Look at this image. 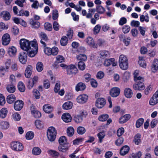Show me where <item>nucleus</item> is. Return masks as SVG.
<instances>
[{
    "instance_id": "1",
    "label": "nucleus",
    "mask_w": 158,
    "mask_h": 158,
    "mask_svg": "<svg viewBox=\"0 0 158 158\" xmlns=\"http://www.w3.org/2000/svg\"><path fill=\"white\" fill-rule=\"evenodd\" d=\"M31 47L29 48L30 50L27 52V54L30 57H33L37 54L38 52V46L37 42L35 40L31 41Z\"/></svg>"
},
{
    "instance_id": "2",
    "label": "nucleus",
    "mask_w": 158,
    "mask_h": 158,
    "mask_svg": "<svg viewBox=\"0 0 158 158\" xmlns=\"http://www.w3.org/2000/svg\"><path fill=\"white\" fill-rule=\"evenodd\" d=\"M119 64L122 69L125 70L128 69V63L127 57L123 55H120L119 58Z\"/></svg>"
},
{
    "instance_id": "3",
    "label": "nucleus",
    "mask_w": 158,
    "mask_h": 158,
    "mask_svg": "<svg viewBox=\"0 0 158 158\" xmlns=\"http://www.w3.org/2000/svg\"><path fill=\"white\" fill-rule=\"evenodd\" d=\"M56 135V131L53 127H49L47 131V136L48 139L51 141H54Z\"/></svg>"
},
{
    "instance_id": "4",
    "label": "nucleus",
    "mask_w": 158,
    "mask_h": 158,
    "mask_svg": "<svg viewBox=\"0 0 158 158\" xmlns=\"http://www.w3.org/2000/svg\"><path fill=\"white\" fill-rule=\"evenodd\" d=\"M25 39H21L20 40V44L21 48L23 50L27 51L29 50V48H31V42Z\"/></svg>"
},
{
    "instance_id": "5",
    "label": "nucleus",
    "mask_w": 158,
    "mask_h": 158,
    "mask_svg": "<svg viewBox=\"0 0 158 158\" xmlns=\"http://www.w3.org/2000/svg\"><path fill=\"white\" fill-rule=\"evenodd\" d=\"M144 78L140 79L137 81H135L136 83L134 84L133 85V89L135 90H143L145 88L144 84L143 82H144Z\"/></svg>"
},
{
    "instance_id": "6",
    "label": "nucleus",
    "mask_w": 158,
    "mask_h": 158,
    "mask_svg": "<svg viewBox=\"0 0 158 158\" xmlns=\"http://www.w3.org/2000/svg\"><path fill=\"white\" fill-rule=\"evenodd\" d=\"M10 148L15 151L19 152L23 148L22 144L18 142H13L10 143Z\"/></svg>"
},
{
    "instance_id": "7",
    "label": "nucleus",
    "mask_w": 158,
    "mask_h": 158,
    "mask_svg": "<svg viewBox=\"0 0 158 158\" xmlns=\"http://www.w3.org/2000/svg\"><path fill=\"white\" fill-rule=\"evenodd\" d=\"M27 52H22L19 53V61L22 64H25L27 60Z\"/></svg>"
},
{
    "instance_id": "8",
    "label": "nucleus",
    "mask_w": 158,
    "mask_h": 158,
    "mask_svg": "<svg viewBox=\"0 0 158 158\" xmlns=\"http://www.w3.org/2000/svg\"><path fill=\"white\" fill-rule=\"evenodd\" d=\"M120 91L119 88L114 87L110 89V94L113 97H116L119 95Z\"/></svg>"
},
{
    "instance_id": "9",
    "label": "nucleus",
    "mask_w": 158,
    "mask_h": 158,
    "mask_svg": "<svg viewBox=\"0 0 158 158\" xmlns=\"http://www.w3.org/2000/svg\"><path fill=\"white\" fill-rule=\"evenodd\" d=\"M66 69L67 73L69 75L75 74L77 70V68L73 64H70L67 66Z\"/></svg>"
},
{
    "instance_id": "10",
    "label": "nucleus",
    "mask_w": 158,
    "mask_h": 158,
    "mask_svg": "<svg viewBox=\"0 0 158 158\" xmlns=\"http://www.w3.org/2000/svg\"><path fill=\"white\" fill-rule=\"evenodd\" d=\"M88 98V97L87 95L81 94L77 97V100L78 103L83 104L87 102Z\"/></svg>"
},
{
    "instance_id": "11",
    "label": "nucleus",
    "mask_w": 158,
    "mask_h": 158,
    "mask_svg": "<svg viewBox=\"0 0 158 158\" xmlns=\"http://www.w3.org/2000/svg\"><path fill=\"white\" fill-rule=\"evenodd\" d=\"M10 35L8 33L5 34L2 38V43L3 45H6L10 43Z\"/></svg>"
},
{
    "instance_id": "12",
    "label": "nucleus",
    "mask_w": 158,
    "mask_h": 158,
    "mask_svg": "<svg viewBox=\"0 0 158 158\" xmlns=\"http://www.w3.org/2000/svg\"><path fill=\"white\" fill-rule=\"evenodd\" d=\"M158 102V91L153 94L150 100L149 103L151 105H154Z\"/></svg>"
},
{
    "instance_id": "13",
    "label": "nucleus",
    "mask_w": 158,
    "mask_h": 158,
    "mask_svg": "<svg viewBox=\"0 0 158 158\" xmlns=\"http://www.w3.org/2000/svg\"><path fill=\"white\" fill-rule=\"evenodd\" d=\"M23 102L21 100H18L14 103V108L17 111H19L21 110L23 106Z\"/></svg>"
},
{
    "instance_id": "14",
    "label": "nucleus",
    "mask_w": 158,
    "mask_h": 158,
    "mask_svg": "<svg viewBox=\"0 0 158 158\" xmlns=\"http://www.w3.org/2000/svg\"><path fill=\"white\" fill-rule=\"evenodd\" d=\"M70 147L69 143H66L65 144L60 145L58 147V150L62 152H65L67 151Z\"/></svg>"
},
{
    "instance_id": "15",
    "label": "nucleus",
    "mask_w": 158,
    "mask_h": 158,
    "mask_svg": "<svg viewBox=\"0 0 158 158\" xmlns=\"http://www.w3.org/2000/svg\"><path fill=\"white\" fill-rule=\"evenodd\" d=\"M106 103L105 100L102 98H98L96 101V106L98 108L102 107Z\"/></svg>"
},
{
    "instance_id": "16",
    "label": "nucleus",
    "mask_w": 158,
    "mask_h": 158,
    "mask_svg": "<svg viewBox=\"0 0 158 158\" xmlns=\"http://www.w3.org/2000/svg\"><path fill=\"white\" fill-rule=\"evenodd\" d=\"M40 35L41 38L40 42L43 44V47H45L46 46V44L45 42H46L48 40L47 36L45 33L42 32L40 33Z\"/></svg>"
},
{
    "instance_id": "17",
    "label": "nucleus",
    "mask_w": 158,
    "mask_h": 158,
    "mask_svg": "<svg viewBox=\"0 0 158 158\" xmlns=\"http://www.w3.org/2000/svg\"><path fill=\"white\" fill-rule=\"evenodd\" d=\"M62 119L66 123H69L71 121L72 117L68 113H65L63 114L61 116Z\"/></svg>"
},
{
    "instance_id": "18",
    "label": "nucleus",
    "mask_w": 158,
    "mask_h": 158,
    "mask_svg": "<svg viewBox=\"0 0 158 158\" xmlns=\"http://www.w3.org/2000/svg\"><path fill=\"white\" fill-rule=\"evenodd\" d=\"M158 70V60L155 59L151 66V70L152 72L155 73Z\"/></svg>"
},
{
    "instance_id": "19",
    "label": "nucleus",
    "mask_w": 158,
    "mask_h": 158,
    "mask_svg": "<svg viewBox=\"0 0 158 158\" xmlns=\"http://www.w3.org/2000/svg\"><path fill=\"white\" fill-rule=\"evenodd\" d=\"M124 95L127 98H131L133 95V92L131 89L127 88L125 89L124 91Z\"/></svg>"
},
{
    "instance_id": "20",
    "label": "nucleus",
    "mask_w": 158,
    "mask_h": 158,
    "mask_svg": "<svg viewBox=\"0 0 158 158\" xmlns=\"http://www.w3.org/2000/svg\"><path fill=\"white\" fill-rule=\"evenodd\" d=\"M1 16L6 20H9L10 17V13L6 11H3L1 13Z\"/></svg>"
},
{
    "instance_id": "21",
    "label": "nucleus",
    "mask_w": 158,
    "mask_h": 158,
    "mask_svg": "<svg viewBox=\"0 0 158 158\" xmlns=\"http://www.w3.org/2000/svg\"><path fill=\"white\" fill-rule=\"evenodd\" d=\"M86 42L90 47L95 48V43L93 39L90 37H88L86 39Z\"/></svg>"
},
{
    "instance_id": "22",
    "label": "nucleus",
    "mask_w": 158,
    "mask_h": 158,
    "mask_svg": "<svg viewBox=\"0 0 158 158\" xmlns=\"http://www.w3.org/2000/svg\"><path fill=\"white\" fill-rule=\"evenodd\" d=\"M32 69V67L31 65H28L27 66L25 73V75L26 77L29 78L31 76V74Z\"/></svg>"
},
{
    "instance_id": "23",
    "label": "nucleus",
    "mask_w": 158,
    "mask_h": 158,
    "mask_svg": "<svg viewBox=\"0 0 158 158\" xmlns=\"http://www.w3.org/2000/svg\"><path fill=\"white\" fill-rule=\"evenodd\" d=\"M129 150V147L127 145L124 146L121 149L120 154L122 156H124L128 152Z\"/></svg>"
},
{
    "instance_id": "24",
    "label": "nucleus",
    "mask_w": 158,
    "mask_h": 158,
    "mask_svg": "<svg viewBox=\"0 0 158 158\" xmlns=\"http://www.w3.org/2000/svg\"><path fill=\"white\" fill-rule=\"evenodd\" d=\"M29 23L31 25L32 27L34 28H38L40 27V23L39 22L34 21L32 19H30Z\"/></svg>"
},
{
    "instance_id": "25",
    "label": "nucleus",
    "mask_w": 158,
    "mask_h": 158,
    "mask_svg": "<svg viewBox=\"0 0 158 158\" xmlns=\"http://www.w3.org/2000/svg\"><path fill=\"white\" fill-rule=\"evenodd\" d=\"M140 20L142 22H143L144 21L147 23L148 22L149 20V17L148 14L146 13L145 15H140Z\"/></svg>"
},
{
    "instance_id": "26",
    "label": "nucleus",
    "mask_w": 158,
    "mask_h": 158,
    "mask_svg": "<svg viewBox=\"0 0 158 158\" xmlns=\"http://www.w3.org/2000/svg\"><path fill=\"white\" fill-rule=\"evenodd\" d=\"M85 88V85L82 82L79 83L76 86V89L77 91H82Z\"/></svg>"
},
{
    "instance_id": "27",
    "label": "nucleus",
    "mask_w": 158,
    "mask_h": 158,
    "mask_svg": "<svg viewBox=\"0 0 158 158\" xmlns=\"http://www.w3.org/2000/svg\"><path fill=\"white\" fill-rule=\"evenodd\" d=\"M141 135L139 134L135 135L134 138V142L135 144L138 145L141 143Z\"/></svg>"
},
{
    "instance_id": "28",
    "label": "nucleus",
    "mask_w": 158,
    "mask_h": 158,
    "mask_svg": "<svg viewBox=\"0 0 158 158\" xmlns=\"http://www.w3.org/2000/svg\"><path fill=\"white\" fill-rule=\"evenodd\" d=\"M8 52L10 56H13L15 55L16 53V48L14 46H12L11 47L9 48Z\"/></svg>"
},
{
    "instance_id": "29",
    "label": "nucleus",
    "mask_w": 158,
    "mask_h": 158,
    "mask_svg": "<svg viewBox=\"0 0 158 158\" xmlns=\"http://www.w3.org/2000/svg\"><path fill=\"white\" fill-rule=\"evenodd\" d=\"M8 113L7 109L6 108H2L0 110V117L1 118H5Z\"/></svg>"
},
{
    "instance_id": "30",
    "label": "nucleus",
    "mask_w": 158,
    "mask_h": 158,
    "mask_svg": "<svg viewBox=\"0 0 158 158\" xmlns=\"http://www.w3.org/2000/svg\"><path fill=\"white\" fill-rule=\"evenodd\" d=\"M15 99L16 97L13 94L9 95L6 98L7 102L10 104L13 103L15 101Z\"/></svg>"
},
{
    "instance_id": "31",
    "label": "nucleus",
    "mask_w": 158,
    "mask_h": 158,
    "mask_svg": "<svg viewBox=\"0 0 158 158\" xmlns=\"http://www.w3.org/2000/svg\"><path fill=\"white\" fill-rule=\"evenodd\" d=\"M43 109L44 112L48 113H51L53 110L52 108L48 104L44 105Z\"/></svg>"
},
{
    "instance_id": "32",
    "label": "nucleus",
    "mask_w": 158,
    "mask_h": 158,
    "mask_svg": "<svg viewBox=\"0 0 158 158\" xmlns=\"http://www.w3.org/2000/svg\"><path fill=\"white\" fill-rule=\"evenodd\" d=\"M73 105V103L71 102H68L64 103L62 107L64 109L69 110L72 108Z\"/></svg>"
},
{
    "instance_id": "33",
    "label": "nucleus",
    "mask_w": 158,
    "mask_h": 158,
    "mask_svg": "<svg viewBox=\"0 0 158 158\" xmlns=\"http://www.w3.org/2000/svg\"><path fill=\"white\" fill-rule=\"evenodd\" d=\"M134 75V81H137L138 80H139L140 79H142L143 78V77L139 76V72L138 70H136L133 74Z\"/></svg>"
},
{
    "instance_id": "34",
    "label": "nucleus",
    "mask_w": 158,
    "mask_h": 158,
    "mask_svg": "<svg viewBox=\"0 0 158 158\" xmlns=\"http://www.w3.org/2000/svg\"><path fill=\"white\" fill-rule=\"evenodd\" d=\"M99 54L102 58H105L109 57L110 53L107 51H101L99 52Z\"/></svg>"
},
{
    "instance_id": "35",
    "label": "nucleus",
    "mask_w": 158,
    "mask_h": 158,
    "mask_svg": "<svg viewBox=\"0 0 158 158\" xmlns=\"http://www.w3.org/2000/svg\"><path fill=\"white\" fill-rule=\"evenodd\" d=\"M6 89L9 93H13L15 91V86L13 85H9L6 87Z\"/></svg>"
},
{
    "instance_id": "36",
    "label": "nucleus",
    "mask_w": 158,
    "mask_h": 158,
    "mask_svg": "<svg viewBox=\"0 0 158 158\" xmlns=\"http://www.w3.org/2000/svg\"><path fill=\"white\" fill-rule=\"evenodd\" d=\"M68 40L67 38L65 36H63L61 38L60 43L62 46H66L68 43Z\"/></svg>"
},
{
    "instance_id": "37",
    "label": "nucleus",
    "mask_w": 158,
    "mask_h": 158,
    "mask_svg": "<svg viewBox=\"0 0 158 158\" xmlns=\"http://www.w3.org/2000/svg\"><path fill=\"white\" fill-rule=\"evenodd\" d=\"M18 87V89L21 92H24L25 90V87L23 83L22 82H19Z\"/></svg>"
},
{
    "instance_id": "38",
    "label": "nucleus",
    "mask_w": 158,
    "mask_h": 158,
    "mask_svg": "<svg viewBox=\"0 0 158 158\" xmlns=\"http://www.w3.org/2000/svg\"><path fill=\"white\" fill-rule=\"evenodd\" d=\"M59 143L60 145L65 144L66 143H68L67 142V139L65 136H62L59 138Z\"/></svg>"
},
{
    "instance_id": "39",
    "label": "nucleus",
    "mask_w": 158,
    "mask_h": 158,
    "mask_svg": "<svg viewBox=\"0 0 158 158\" xmlns=\"http://www.w3.org/2000/svg\"><path fill=\"white\" fill-rule=\"evenodd\" d=\"M36 69L39 72H40L43 69V64L41 62H38L36 65Z\"/></svg>"
},
{
    "instance_id": "40",
    "label": "nucleus",
    "mask_w": 158,
    "mask_h": 158,
    "mask_svg": "<svg viewBox=\"0 0 158 158\" xmlns=\"http://www.w3.org/2000/svg\"><path fill=\"white\" fill-rule=\"evenodd\" d=\"M48 153L55 158L57 157L59 155V153L58 152L54 150H49Z\"/></svg>"
},
{
    "instance_id": "41",
    "label": "nucleus",
    "mask_w": 158,
    "mask_h": 158,
    "mask_svg": "<svg viewBox=\"0 0 158 158\" xmlns=\"http://www.w3.org/2000/svg\"><path fill=\"white\" fill-rule=\"evenodd\" d=\"M35 124L37 128L38 129H41L43 127V125L42 122L39 120H36L35 122Z\"/></svg>"
},
{
    "instance_id": "42",
    "label": "nucleus",
    "mask_w": 158,
    "mask_h": 158,
    "mask_svg": "<svg viewBox=\"0 0 158 158\" xmlns=\"http://www.w3.org/2000/svg\"><path fill=\"white\" fill-rule=\"evenodd\" d=\"M41 152V150L38 147H34L32 150L33 154L35 155L40 154Z\"/></svg>"
},
{
    "instance_id": "43",
    "label": "nucleus",
    "mask_w": 158,
    "mask_h": 158,
    "mask_svg": "<svg viewBox=\"0 0 158 158\" xmlns=\"http://www.w3.org/2000/svg\"><path fill=\"white\" fill-rule=\"evenodd\" d=\"M109 118V115L107 114H103L98 117V120L100 121L104 122L106 121Z\"/></svg>"
},
{
    "instance_id": "44",
    "label": "nucleus",
    "mask_w": 158,
    "mask_h": 158,
    "mask_svg": "<svg viewBox=\"0 0 158 158\" xmlns=\"http://www.w3.org/2000/svg\"><path fill=\"white\" fill-rule=\"evenodd\" d=\"M105 11V10L101 6H98L96 7V11L100 14H102Z\"/></svg>"
},
{
    "instance_id": "45",
    "label": "nucleus",
    "mask_w": 158,
    "mask_h": 158,
    "mask_svg": "<svg viewBox=\"0 0 158 158\" xmlns=\"http://www.w3.org/2000/svg\"><path fill=\"white\" fill-rule=\"evenodd\" d=\"M114 60L115 59L114 58H110L108 60L106 59L105 60L104 64L106 66H109L111 64Z\"/></svg>"
},
{
    "instance_id": "46",
    "label": "nucleus",
    "mask_w": 158,
    "mask_h": 158,
    "mask_svg": "<svg viewBox=\"0 0 158 158\" xmlns=\"http://www.w3.org/2000/svg\"><path fill=\"white\" fill-rule=\"evenodd\" d=\"M74 131L72 127H68L67 129V134L68 136L71 137L73 135L74 133Z\"/></svg>"
},
{
    "instance_id": "47",
    "label": "nucleus",
    "mask_w": 158,
    "mask_h": 158,
    "mask_svg": "<svg viewBox=\"0 0 158 158\" xmlns=\"http://www.w3.org/2000/svg\"><path fill=\"white\" fill-rule=\"evenodd\" d=\"M144 119L142 118L139 119L136 122V127L137 128L139 127L142 125L144 122Z\"/></svg>"
},
{
    "instance_id": "48",
    "label": "nucleus",
    "mask_w": 158,
    "mask_h": 158,
    "mask_svg": "<svg viewBox=\"0 0 158 158\" xmlns=\"http://www.w3.org/2000/svg\"><path fill=\"white\" fill-rule=\"evenodd\" d=\"M74 120L76 123H79L83 121V118L81 115H77L74 116Z\"/></svg>"
},
{
    "instance_id": "49",
    "label": "nucleus",
    "mask_w": 158,
    "mask_h": 158,
    "mask_svg": "<svg viewBox=\"0 0 158 158\" xmlns=\"http://www.w3.org/2000/svg\"><path fill=\"white\" fill-rule=\"evenodd\" d=\"M34 137V133L32 131L27 132L26 135V139L27 140H30L33 139Z\"/></svg>"
},
{
    "instance_id": "50",
    "label": "nucleus",
    "mask_w": 158,
    "mask_h": 158,
    "mask_svg": "<svg viewBox=\"0 0 158 158\" xmlns=\"http://www.w3.org/2000/svg\"><path fill=\"white\" fill-rule=\"evenodd\" d=\"M77 131L79 134L82 135L85 132V129L83 127H79L77 128Z\"/></svg>"
},
{
    "instance_id": "51",
    "label": "nucleus",
    "mask_w": 158,
    "mask_h": 158,
    "mask_svg": "<svg viewBox=\"0 0 158 158\" xmlns=\"http://www.w3.org/2000/svg\"><path fill=\"white\" fill-rule=\"evenodd\" d=\"M1 126L2 129H6L9 127V124L7 122H2L1 123Z\"/></svg>"
},
{
    "instance_id": "52",
    "label": "nucleus",
    "mask_w": 158,
    "mask_h": 158,
    "mask_svg": "<svg viewBox=\"0 0 158 158\" xmlns=\"http://www.w3.org/2000/svg\"><path fill=\"white\" fill-rule=\"evenodd\" d=\"M78 67L79 69L80 70H83L85 69V64L84 62L81 61H80L78 63Z\"/></svg>"
},
{
    "instance_id": "53",
    "label": "nucleus",
    "mask_w": 158,
    "mask_h": 158,
    "mask_svg": "<svg viewBox=\"0 0 158 158\" xmlns=\"http://www.w3.org/2000/svg\"><path fill=\"white\" fill-rule=\"evenodd\" d=\"M56 62L58 63H60L64 61V57L61 55H58L56 57Z\"/></svg>"
},
{
    "instance_id": "54",
    "label": "nucleus",
    "mask_w": 158,
    "mask_h": 158,
    "mask_svg": "<svg viewBox=\"0 0 158 158\" xmlns=\"http://www.w3.org/2000/svg\"><path fill=\"white\" fill-rule=\"evenodd\" d=\"M101 26L100 25L98 24L96 25L93 29V31L95 34L98 33L101 29Z\"/></svg>"
},
{
    "instance_id": "55",
    "label": "nucleus",
    "mask_w": 158,
    "mask_h": 158,
    "mask_svg": "<svg viewBox=\"0 0 158 158\" xmlns=\"http://www.w3.org/2000/svg\"><path fill=\"white\" fill-rule=\"evenodd\" d=\"M77 58L78 60L81 61H85L87 59L86 56L84 54H80L77 56Z\"/></svg>"
},
{
    "instance_id": "56",
    "label": "nucleus",
    "mask_w": 158,
    "mask_h": 158,
    "mask_svg": "<svg viewBox=\"0 0 158 158\" xmlns=\"http://www.w3.org/2000/svg\"><path fill=\"white\" fill-rule=\"evenodd\" d=\"M60 84L59 81H57L54 87V90L55 93H58L60 89Z\"/></svg>"
},
{
    "instance_id": "57",
    "label": "nucleus",
    "mask_w": 158,
    "mask_h": 158,
    "mask_svg": "<svg viewBox=\"0 0 158 158\" xmlns=\"http://www.w3.org/2000/svg\"><path fill=\"white\" fill-rule=\"evenodd\" d=\"M44 27L45 29L48 31H51L52 29V24L49 23H46L44 24Z\"/></svg>"
},
{
    "instance_id": "58",
    "label": "nucleus",
    "mask_w": 158,
    "mask_h": 158,
    "mask_svg": "<svg viewBox=\"0 0 158 158\" xmlns=\"http://www.w3.org/2000/svg\"><path fill=\"white\" fill-rule=\"evenodd\" d=\"M98 137L99 139V141L100 143H102V139L105 136V133L103 132H101L98 134Z\"/></svg>"
},
{
    "instance_id": "59",
    "label": "nucleus",
    "mask_w": 158,
    "mask_h": 158,
    "mask_svg": "<svg viewBox=\"0 0 158 158\" xmlns=\"http://www.w3.org/2000/svg\"><path fill=\"white\" fill-rule=\"evenodd\" d=\"M6 103L5 98L2 94H0V105L3 106Z\"/></svg>"
},
{
    "instance_id": "60",
    "label": "nucleus",
    "mask_w": 158,
    "mask_h": 158,
    "mask_svg": "<svg viewBox=\"0 0 158 158\" xmlns=\"http://www.w3.org/2000/svg\"><path fill=\"white\" fill-rule=\"evenodd\" d=\"M50 86L49 81L47 79L44 80V87L46 89L49 88Z\"/></svg>"
},
{
    "instance_id": "61",
    "label": "nucleus",
    "mask_w": 158,
    "mask_h": 158,
    "mask_svg": "<svg viewBox=\"0 0 158 158\" xmlns=\"http://www.w3.org/2000/svg\"><path fill=\"white\" fill-rule=\"evenodd\" d=\"M58 16V13L57 10H53L52 13V19L53 20H56Z\"/></svg>"
},
{
    "instance_id": "62",
    "label": "nucleus",
    "mask_w": 158,
    "mask_h": 158,
    "mask_svg": "<svg viewBox=\"0 0 158 158\" xmlns=\"http://www.w3.org/2000/svg\"><path fill=\"white\" fill-rule=\"evenodd\" d=\"M130 30V27L127 25L124 26L122 28V31L123 32L127 33Z\"/></svg>"
},
{
    "instance_id": "63",
    "label": "nucleus",
    "mask_w": 158,
    "mask_h": 158,
    "mask_svg": "<svg viewBox=\"0 0 158 158\" xmlns=\"http://www.w3.org/2000/svg\"><path fill=\"white\" fill-rule=\"evenodd\" d=\"M123 138L122 137H120L116 140L115 142V144L118 146H120L123 143Z\"/></svg>"
},
{
    "instance_id": "64",
    "label": "nucleus",
    "mask_w": 158,
    "mask_h": 158,
    "mask_svg": "<svg viewBox=\"0 0 158 158\" xmlns=\"http://www.w3.org/2000/svg\"><path fill=\"white\" fill-rule=\"evenodd\" d=\"M139 22L137 21L132 20L131 23V25L135 27H138L139 25Z\"/></svg>"
}]
</instances>
